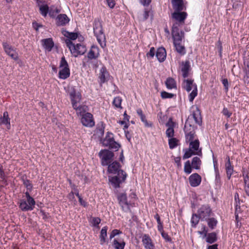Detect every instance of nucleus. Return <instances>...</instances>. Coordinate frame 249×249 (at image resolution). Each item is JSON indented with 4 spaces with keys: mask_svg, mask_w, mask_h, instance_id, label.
<instances>
[{
    "mask_svg": "<svg viewBox=\"0 0 249 249\" xmlns=\"http://www.w3.org/2000/svg\"><path fill=\"white\" fill-rule=\"evenodd\" d=\"M192 114L187 119L184 128L185 133L186 142H191L194 141L196 136L194 127L193 126V121L198 125H201L202 119L200 111L197 107H192Z\"/></svg>",
    "mask_w": 249,
    "mask_h": 249,
    "instance_id": "nucleus-1",
    "label": "nucleus"
},
{
    "mask_svg": "<svg viewBox=\"0 0 249 249\" xmlns=\"http://www.w3.org/2000/svg\"><path fill=\"white\" fill-rule=\"evenodd\" d=\"M108 165L107 172L110 174H116L117 175L114 177H108L109 181L115 188L120 187V184L125 180L126 174L120 169V163L116 161H113Z\"/></svg>",
    "mask_w": 249,
    "mask_h": 249,
    "instance_id": "nucleus-2",
    "label": "nucleus"
},
{
    "mask_svg": "<svg viewBox=\"0 0 249 249\" xmlns=\"http://www.w3.org/2000/svg\"><path fill=\"white\" fill-rule=\"evenodd\" d=\"M93 31L97 41L102 48L106 46L105 35L103 31L101 22L98 19H95L93 23Z\"/></svg>",
    "mask_w": 249,
    "mask_h": 249,
    "instance_id": "nucleus-3",
    "label": "nucleus"
},
{
    "mask_svg": "<svg viewBox=\"0 0 249 249\" xmlns=\"http://www.w3.org/2000/svg\"><path fill=\"white\" fill-rule=\"evenodd\" d=\"M182 88L187 92H190L192 89V91L189 94V101L193 102L194 98L197 95V86L194 83V80L192 79H185L183 80L182 85Z\"/></svg>",
    "mask_w": 249,
    "mask_h": 249,
    "instance_id": "nucleus-4",
    "label": "nucleus"
},
{
    "mask_svg": "<svg viewBox=\"0 0 249 249\" xmlns=\"http://www.w3.org/2000/svg\"><path fill=\"white\" fill-rule=\"evenodd\" d=\"M103 145L108 147L110 149L115 151L118 150L121 146L120 145L116 142L113 138V134L108 132L102 142Z\"/></svg>",
    "mask_w": 249,
    "mask_h": 249,
    "instance_id": "nucleus-5",
    "label": "nucleus"
},
{
    "mask_svg": "<svg viewBox=\"0 0 249 249\" xmlns=\"http://www.w3.org/2000/svg\"><path fill=\"white\" fill-rule=\"evenodd\" d=\"M60 71H59V77L60 79H66L70 75V70L68 62L64 56H63L59 64Z\"/></svg>",
    "mask_w": 249,
    "mask_h": 249,
    "instance_id": "nucleus-6",
    "label": "nucleus"
},
{
    "mask_svg": "<svg viewBox=\"0 0 249 249\" xmlns=\"http://www.w3.org/2000/svg\"><path fill=\"white\" fill-rule=\"evenodd\" d=\"M103 166H107L113 161L114 154L108 150H102L99 153Z\"/></svg>",
    "mask_w": 249,
    "mask_h": 249,
    "instance_id": "nucleus-7",
    "label": "nucleus"
},
{
    "mask_svg": "<svg viewBox=\"0 0 249 249\" xmlns=\"http://www.w3.org/2000/svg\"><path fill=\"white\" fill-rule=\"evenodd\" d=\"M36 202L33 197L25 199H20L19 207L22 211H32L34 209Z\"/></svg>",
    "mask_w": 249,
    "mask_h": 249,
    "instance_id": "nucleus-8",
    "label": "nucleus"
},
{
    "mask_svg": "<svg viewBox=\"0 0 249 249\" xmlns=\"http://www.w3.org/2000/svg\"><path fill=\"white\" fill-rule=\"evenodd\" d=\"M172 34L174 40V44L180 43L184 37V32H179L177 23L174 24L172 29Z\"/></svg>",
    "mask_w": 249,
    "mask_h": 249,
    "instance_id": "nucleus-9",
    "label": "nucleus"
},
{
    "mask_svg": "<svg viewBox=\"0 0 249 249\" xmlns=\"http://www.w3.org/2000/svg\"><path fill=\"white\" fill-rule=\"evenodd\" d=\"M212 213V210L208 205L202 206L197 211L201 220H207Z\"/></svg>",
    "mask_w": 249,
    "mask_h": 249,
    "instance_id": "nucleus-10",
    "label": "nucleus"
},
{
    "mask_svg": "<svg viewBox=\"0 0 249 249\" xmlns=\"http://www.w3.org/2000/svg\"><path fill=\"white\" fill-rule=\"evenodd\" d=\"M81 122L82 124L86 127H92L95 124L92 115L88 112L82 115Z\"/></svg>",
    "mask_w": 249,
    "mask_h": 249,
    "instance_id": "nucleus-11",
    "label": "nucleus"
},
{
    "mask_svg": "<svg viewBox=\"0 0 249 249\" xmlns=\"http://www.w3.org/2000/svg\"><path fill=\"white\" fill-rule=\"evenodd\" d=\"M2 46L5 53L7 55L14 60H16L18 59V54L12 46L8 44L7 42H3Z\"/></svg>",
    "mask_w": 249,
    "mask_h": 249,
    "instance_id": "nucleus-12",
    "label": "nucleus"
},
{
    "mask_svg": "<svg viewBox=\"0 0 249 249\" xmlns=\"http://www.w3.org/2000/svg\"><path fill=\"white\" fill-rule=\"evenodd\" d=\"M119 204L122 207V210L125 212L129 211V204L127 201V196L125 194H121L118 196Z\"/></svg>",
    "mask_w": 249,
    "mask_h": 249,
    "instance_id": "nucleus-13",
    "label": "nucleus"
},
{
    "mask_svg": "<svg viewBox=\"0 0 249 249\" xmlns=\"http://www.w3.org/2000/svg\"><path fill=\"white\" fill-rule=\"evenodd\" d=\"M70 96L72 107H76L78 103H79L81 100V93L78 91H76L74 89H73L70 92Z\"/></svg>",
    "mask_w": 249,
    "mask_h": 249,
    "instance_id": "nucleus-14",
    "label": "nucleus"
},
{
    "mask_svg": "<svg viewBox=\"0 0 249 249\" xmlns=\"http://www.w3.org/2000/svg\"><path fill=\"white\" fill-rule=\"evenodd\" d=\"M189 148L193 150L196 155L202 156V148H199V141L198 139H196L194 141L190 142Z\"/></svg>",
    "mask_w": 249,
    "mask_h": 249,
    "instance_id": "nucleus-15",
    "label": "nucleus"
},
{
    "mask_svg": "<svg viewBox=\"0 0 249 249\" xmlns=\"http://www.w3.org/2000/svg\"><path fill=\"white\" fill-rule=\"evenodd\" d=\"M142 243L145 249H154L155 245L150 237L147 234H144L142 237Z\"/></svg>",
    "mask_w": 249,
    "mask_h": 249,
    "instance_id": "nucleus-16",
    "label": "nucleus"
},
{
    "mask_svg": "<svg viewBox=\"0 0 249 249\" xmlns=\"http://www.w3.org/2000/svg\"><path fill=\"white\" fill-rule=\"evenodd\" d=\"M189 180L191 186L196 187L200 184L201 177L197 173H195L190 176Z\"/></svg>",
    "mask_w": 249,
    "mask_h": 249,
    "instance_id": "nucleus-17",
    "label": "nucleus"
},
{
    "mask_svg": "<svg viewBox=\"0 0 249 249\" xmlns=\"http://www.w3.org/2000/svg\"><path fill=\"white\" fill-rule=\"evenodd\" d=\"M86 51V49L84 45L77 44L74 46L72 51L71 50V53L74 57H77L79 55L83 54Z\"/></svg>",
    "mask_w": 249,
    "mask_h": 249,
    "instance_id": "nucleus-18",
    "label": "nucleus"
},
{
    "mask_svg": "<svg viewBox=\"0 0 249 249\" xmlns=\"http://www.w3.org/2000/svg\"><path fill=\"white\" fill-rule=\"evenodd\" d=\"M42 45L44 49L48 52H50L54 46V42L52 38L43 39L41 40Z\"/></svg>",
    "mask_w": 249,
    "mask_h": 249,
    "instance_id": "nucleus-19",
    "label": "nucleus"
},
{
    "mask_svg": "<svg viewBox=\"0 0 249 249\" xmlns=\"http://www.w3.org/2000/svg\"><path fill=\"white\" fill-rule=\"evenodd\" d=\"M208 231L205 227L203 228V230L201 233H203L205 236H207L206 238V242L210 244H212L216 241V234L215 232H212L208 234Z\"/></svg>",
    "mask_w": 249,
    "mask_h": 249,
    "instance_id": "nucleus-20",
    "label": "nucleus"
},
{
    "mask_svg": "<svg viewBox=\"0 0 249 249\" xmlns=\"http://www.w3.org/2000/svg\"><path fill=\"white\" fill-rule=\"evenodd\" d=\"M109 77V75L106 68L105 67H102L100 70L99 75V78L100 79V83L102 84L108 81Z\"/></svg>",
    "mask_w": 249,
    "mask_h": 249,
    "instance_id": "nucleus-21",
    "label": "nucleus"
},
{
    "mask_svg": "<svg viewBox=\"0 0 249 249\" xmlns=\"http://www.w3.org/2000/svg\"><path fill=\"white\" fill-rule=\"evenodd\" d=\"M56 20L57 26H64L69 22L70 19L66 14H59L57 16Z\"/></svg>",
    "mask_w": 249,
    "mask_h": 249,
    "instance_id": "nucleus-22",
    "label": "nucleus"
},
{
    "mask_svg": "<svg viewBox=\"0 0 249 249\" xmlns=\"http://www.w3.org/2000/svg\"><path fill=\"white\" fill-rule=\"evenodd\" d=\"M181 71L182 72V76L183 78H186L189 76V72L191 70L190 62L186 61L185 62H182Z\"/></svg>",
    "mask_w": 249,
    "mask_h": 249,
    "instance_id": "nucleus-23",
    "label": "nucleus"
},
{
    "mask_svg": "<svg viewBox=\"0 0 249 249\" xmlns=\"http://www.w3.org/2000/svg\"><path fill=\"white\" fill-rule=\"evenodd\" d=\"M166 126L168 127L166 131V135L168 138H172L174 135V123L170 119L167 123H166Z\"/></svg>",
    "mask_w": 249,
    "mask_h": 249,
    "instance_id": "nucleus-24",
    "label": "nucleus"
},
{
    "mask_svg": "<svg viewBox=\"0 0 249 249\" xmlns=\"http://www.w3.org/2000/svg\"><path fill=\"white\" fill-rule=\"evenodd\" d=\"M158 60L161 62L165 60L166 56V52L163 47H160L157 49L156 54Z\"/></svg>",
    "mask_w": 249,
    "mask_h": 249,
    "instance_id": "nucleus-25",
    "label": "nucleus"
},
{
    "mask_svg": "<svg viewBox=\"0 0 249 249\" xmlns=\"http://www.w3.org/2000/svg\"><path fill=\"white\" fill-rule=\"evenodd\" d=\"M2 124L6 125L8 129L10 128V119L7 111L4 112L3 116L0 117V125Z\"/></svg>",
    "mask_w": 249,
    "mask_h": 249,
    "instance_id": "nucleus-26",
    "label": "nucleus"
},
{
    "mask_svg": "<svg viewBox=\"0 0 249 249\" xmlns=\"http://www.w3.org/2000/svg\"><path fill=\"white\" fill-rule=\"evenodd\" d=\"M187 14L184 12H179V11H176L172 14L173 18L180 22H183Z\"/></svg>",
    "mask_w": 249,
    "mask_h": 249,
    "instance_id": "nucleus-27",
    "label": "nucleus"
},
{
    "mask_svg": "<svg viewBox=\"0 0 249 249\" xmlns=\"http://www.w3.org/2000/svg\"><path fill=\"white\" fill-rule=\"evenodd\" d=\"M226 160L227 161L225 164V166L226 169L227 176L228 179H230L233 172V167L231 165L230 157H227L226 158Z\"/></svg>",
    "mask_w": 249,
    "mask_h": 249,
    "instance_id": "nucleus-28",
    "label": "nucleus"
},
{
    "mask_svg": "<svg viewBox=\"0 0 249 249\" xmlns=\"http://www.w3.org/2000/svg\"><path fill=\"white\" fill-rule=\"evenodd\" d=\"M173 9L176 11H181L183 10V2L182 0H172Z\"/></svg>",
    "mask_w": 249,
    "mask_h": 249,
    "instance_id": "nucleus-29",
    "label": "nucleus"
},
{
    "mask_svg": "<svg viewBox=\"0 0 249 249\" xmlns=\"http://www.w3.org/2000/svg\"><path fill=\"white\" fill-rule=\"evenodd\" d=\"M107 227L105 226L102 229L101 231L99 239L100 244L102 245H104L106 242V238L107 236Z\"/></svg>",
    "mask_w": 249,
    "mask_h": 249,
    "instance_id": "nucleus-30",
    "label": "nucleus"
},
{
    "mask_svg": "<svg viewBox=\"0 0 249 249\" xmlns=\"http://www.w3.org/2000/svg\"><path fill=\"white\" fill-rule=\"evenodd\" d=\"M74 109L76 110V113L78 115L82 116L83 114L86 113L87 111L88 110V107L86 105H76V107H73Z\"/></svg>",
    "mask_w": 249,
    "mask_h": 249,
    "instance_id": "nucleus-31",
    "label": "nucleus"
},
{
    "mask_svg": "<svg viewBox=\"0 0 249 249\" xmlns=\"http://www.w3.org/2000/svg\"><path fill=\"white\" fill-rule=\"evenodd\" d=\"M62 33L64 36L70 40H75L78 37V34L77 33H71L65 30H63Z\"/></svg>",
    "mask_w": 249,
    "mask_h": 249,
    "instance_id": "nucleus-32",
    "label": "nucleus"
},
{
    "mask_svg": "<svg viewBox=\"0 0 249 249\" xmlns=\"http://www.w3.org/2000/svg\"><path fill=\"white\" fill-rule=\"evenodd\" d=\"M177 52L181 55H184L186 53L185 48L180 43L174 44Z\"/></svg>",
    "mask_w": 249,
    "mask_h": 249,
    "instance_id": "nucleus-33",
    "label": "nucleus"
},
{
    "mask_svg": "<svg viewBox=\"0 0 249 249\" xmlns=\"http://www.w3.org/2000/svg\"><path fill=\"white\" fill-rule=\"evenodd\" d=\"M201 163V160L197 157H194L192 161V167L196 169H199Z\"/></svg>",
    "mask_w": 249,
    "mask_h": 249,
    "instance_id": "nucleus-34",
    "label": "nucleus"
},
{
    "mask_svg": "<svg viewBox=\"0 0 249 249\" xmlns=\"http://www.w3.org/2000/svg\"><path fill=\"white\" fill-rule=\"evenodd\" d=\"M165 84L166 87L169 89L176 88V83L175 80L172 78H168L167 79Z\"/></svg>",
    "mask_w": 249,
    "mask_h": 249,
    "instance_id": "nucleus-35",
    "label": "nucleus"
},
{
    "mask_svg": "<svg viewBox=\"0 0 249 249\" xmlns=\"http://www.w3.org/2000/svg\"><path fill=\"white\" fill-rule=\"evenodd\" d=\"M125 243L124 241L119 242L116 239H114L113 241V246L115 249H124Z\"/></svg>",
    "mask_w": 249,
    "mask_h": 249,
    "instance_id": "nucleus-36",
    "label": "nucleus"
},
{
    "mask_svg": "<svg viewBox=\"0 0 249 249\" xmlns=\"http://www.w3.org/2000/svg\"><path fill=\"white\" fill-rule=\"evenodd\" d=\"M39 11L43 16L46 17L49 12V7L47 4L40 5Z\"/></svg>",
    "mask_w": 249,
    "mask_h": 249,
    "instance_id": "nucleus-37",
    "label": "nucleus"
},
{
    "mask_svg": "<svg viewBox=\"0 0 249 249\" xmlns=\"http://www.w3.org/2000/svg\"><path fill=\"white\" fill-rule=\"evenodd\" d=\"M200 219H201L198 214H193L191 221L192 226L193 227H196V226L198 224Z\"/></svg>",
    "mask_w": 249,
    "mask_h": 249,
    "instance_id": "nucleus-38",
    "label": "nucleus"
},
{
    "mask_svg": "<svg viewBox=\"0 0 249 249\" xmlns=\"http://www.w3.org/2000/svg\"><path fill=\"white\" fill-rule=\"evenodd\" d=\"M208 225L211 229H213L216 227L217 221L214 218H211L207 219Z\"/></svg>",
    "mask_w": 249,
    "mask_h": 249,
    "instance_id": "nucleus-39",
    "label": "nucleus"
},
{
    "mask_svg": "<svg viewBox=\"0 0 249 249\" xmlns=\"http://www.w3.org/2000/svg\"><path fill=\"white\" fill-rule=\"evenodd\" d=\"M122 102V99L121 97H116L114 98L113 101V105L116 107V108H122L121 106V103Z\"/></svg>",
    "mask_w": 249,
    "mask_h": 249,
    "instance_id": "nucleus-40",
    "label": "nucleus"
},
{
    "mask_svg": "<svg viewBox=\"0 0 249 249\" xmlns=\"http://www.w3.org/2000/svg\"><path fill=\"white\" fill-rule=\"evenodd\" d=\"M192 168L191 163L189 160H187L185 162L184 164V171L187 174H189L192 172Z\"/></svg>",
    "mask_w": 249,
    "mask_h": 249,
    "instance_id": "nucleus-41",
    "label": "nucleus"
},
{
    "mask_svg": "<svg viewBox=\"0 0 249 249\" xmlns=\"http://www.w3.org/2000/svg\"><path fill=\"white\" fill-rule=\"evenodd\" d=\"M178 140L176 138H171L169 139L168 143L170 149H173L177 146Z\"/></svg>",
    "mask_w": 249,
    "mask_h": 249,
    "instance_id": "nucleus-42",
    "label": "nucleus"
},
{
    "mask_svg": "<svg viewBox=\"0 0 249 249\" xmlns=\"http://www.w3.org/2000/svg\"><path fill=\"white\" fill-rule=\"evenodd\" d=\"M245 190L247 195L249 196V176H246L244 178Z\"/></svg>",
    "mask_w": 249,
    "mask_h": 249,
    "instance_id": "nucleus-43",
    "label": "nucleus"
},
{
    "mask_svg": "<svg viewBox=\"0 0 249 249\" xmlns=\"http://www.w3.org/2000/svg\"><path fill=\"white\" fill-rule=\"evenodd\" d=\"M196 155L193 150L188 148L187 149L183 156V159L184 160L190 158L193 155Z\"/></svg>",
    "mask_w": 249,
    "mask_h": 249,
    "instance_id": "nucleus-44",
    "label": "nucleus"
},
{
    "mask_svg": "<svg viewBox=\"0 0 249 249\" xmlns=\"http://www.w3.org/2000/svg\"><path fill=\"white\" fill-rule=\"evenodd\" d=\"M23 183L25 187L27 188L28 190L31 191L32 188V185L30 182V181L28 179H23Z\"/></svg>",
    "mask_w": 249,
    "mask_h": 249,
    "instance_id": "nucleus-45",
    "label": "nucleus"
},
{
    "mask_svg": "<svg viewBox=\"0 0 249 249\" xmlns=\"http://www.w3.org/2000/svg\"><path fill=\"white\" fill-rule=\"evenodd\" d=\"M174 95L172 93H170L166 91H162L161 92V97L163 99L166 98H172L173 97Z\"/></svg>",
    "mask_w": 249,
    "mask_h": 249,
    "instance_id": "nucleus-46",
    "label": "nucleus"
},
{
    "mask_svg": "<svg viewBox=\"0 0 249 249\" xmlns=\"http://www.w3.org/2000/svg\"><path fill=\"white\" fill-rule=\"evenodd\" d=\"M222 113L227 118H230L232 115V112L226 107H224L222 111Z\"/></svg>",
    "mask_w": 249,
    "mask_h": 249,
    "instance_id": "nucleus-47",
    "label": "nucleus"
},
{
    "mask_svg": "<svg viewBox=\"0 0 249 249\" xmlns=\"http://www.w3.org/2000/svg\"><path fill=\"white\" fill-rule=\"evenodd\" d=\"M121 233H122V231H121L120 230L114 229L111 232L109 235V238L111 239L113 238H114L116 235Z\"/></svg>",
    "mask_w": 249,
    "mask_h": 249,
    "instance_id": "nucleus-48",
    "label": "nucleus"
},
{
    "mask_svg": "<svg viewBox=\"0 0 249 249\" xmlns=\"http://www.w3.org/2000/svg\"><path fill=\"white\" fill-rule=\"evenodd\" d=\"M65 42H66L67 47L69 48L70 51L71 52V50L72 51V50L74 48V46H75L74 44H73L72 42V41L69 39H67L66 40Z\"/></svg>",
    "mask_w": 249,
    "mask_h": 249,
    "instance_id": "nucleus-49",
    "label": "nucleus"
},
{
    "mask_svg": "<svg viewBox=\"0 0 249 249\" xmlns=\"http://www.w3.org/2000/svg\"><path fill=\"white\" fill-rule=\"evenodd\" d=\"M140 118L141 121L144 124V125L146 127H151L152 124H149L148 123L146 119L145 116L143 114V115L140 116Z\"/></svg>",
    "mask_w": 249,
    "mask_h": 249,
    "instance_id": "nucleus-50",
    "label": "nucleus"
},
{
    "mask_svg": "<svg viewBox=\"0 0 249 249\" xmlns=\"http://www.w3.org/2000/svg\"><path fill=\"white\" fill-rule=\"evenodd\" d=\"M101 222V219L99 217H94L92 218V223L93 226H97Z\"/></svg>",
    "mask_w": 249,
    "mask_h": 249,
    "instance_id": "nucleus-51",
    "label": "nucleus"
},
{
    "mask_svg": "<svg viewBox=\"0 0 249 249\" xmlns=\"http://www.w3.org/2000/svg\"><path fill=\"white\" fill-rule=\"evenodd\" d=\"M88 57L89 59H93L97 57V55L95 54L93 50H90L88 54Z\"/></svg>",
    "mask_w": 249,
    "mask_h": 249,
    "instance_id": "nucleus-52",
    "label": "nucleus"
},
{
    "mask_svg": "<svg viewBox=\"0 0 249 249\" xmlns=\"http://www.w3.org/2000/svg\"><path fill=\"white\" fill-rule=\"evenodd\" d=\"M161 235H162V237L167 241H168V242H171V238L169 236V235H168L167 233L164 232V231H162V232H161Z\"/></svg>",
    "mask_w": 249,
    "mask_h": 249,
    "instance_id": "nucleus-53",
    "label": "nucleus"
},
{
    "mask_svg": "<svg viewBox=\"0 0 249 249\" xmlns=\"http://www.w3.org/2000/svg\"><path fill=\"white\" fill-rule=\"evenodd\" d=\"M155 49L154 47L151 48L149 52L147 53V56H150L151 57H153L155 55Z\"/></svg>",
    "mask_w": 249,
    "mask_h": 249,
    "instance_id": "nucleus-54",
    "label": "nucleus"
},
{
    "mask_svg": "<svg viewBox=\"0 0 249 249\" xmlns=\"http://www.w3.org/2000/svg\"><path fill=\"white\" fill-rule=\"evenodd\" d=\"M5 178V175L4 174V172L3 171L2 166L0 164V178L4 179Z\"/></svg>",
    "mask_w": 249,
    "mask_h": 249,
    "instance_id": "nucleus-55",
    "label": "nucleus"
},
{
    "mask_svg": "<svg viewBox=\"0 0 249 249\" xmlns=\"http://www.w3.org/2000/svg\"><path fill=\"white\" fill-rule=\"evenodd\" d=\"M108 6L113 8L115 6V1L114 0H107Z\"/></svg>",
    "mask_w": 249,
    "mask_h": 249,
    "instance_id": "nucleus-56",
    "label": "nucleus"
},
{
    "mask_svg": "<svg viewBox=\"0 0 249 249\" xmlns=\"http://www.w3.org/2000/svg\"><path fill=\"white\" fill-rule=\"evenodd\" d=\"M222 84H223V85H224V86L225 87V90H226V91H227L228 90V79H224L222 80Z\"/></svg>",
    "mask_w": 249,
    "mask_h": 249,
    "instance_id": "nucleus-57",
    "label": "nucleus"
},
{
    "mask_svg": "<svg viewBox=\"0 0 249 249\" xmlns=\"http://www.w3.org/2000/svg\"><path fill=\"white\" fill-rule=\"evenodd\" d=\"M180 160L181 158L179 157H178L175 158V162L177 163L178 167H180L181 165Z\"/></svg>",
    "mask_w": 249,
    "mask_h": 249,
    "instance_id": "nucleus-58",
    "label": "nucleus"
},
{
    "mask_svg": "<svg viewBox=\"0 0 249 249\" xmlns=\"http://www.w3.org/2000/svg\"><path fill=\"white\" fill-rule=\"evenodd\" d=\"M78 199L79 203L82 206L84 207H86L87 206V203L85 200H83L82 197L79 198Z\"/></svg>",
    "mask_w": 249,
    "mask_h": 249,
    "instance_id": "nucleus-59",
    "label": "nucleus"
},
{
    "mask_svg": "<svg viewBox=\"0 0 249 249\" xmlns=\"http://www.w3.org/2000/svg\"><path fill=\"white\" fill-rule=\"evenodd\" d=\"M234 199L236 203V207L237 208L238 206V205L237 204V201H238L239 202V195L237 193H236L234 194ZM239 208H240V206H239Z\"/></svg>",
    "mask_w": 249,
    "mask_h": 249,
    "instance_id": "nucleus-60",
    "label": "nucleus"
},
{
    "mask_svg": "<svg viewBox=\"0 0 249 249\" xmlns=\"http://www.w3.org/2000/svg\"><path fill=\"white\" fill-rule=\"evenodd\" d=\"M140 1L143 5H148L151 2V0H140Z\"/></svg>",
    "mask_w": 249,
    "mask_h": 249,
    "instance_id": "nucleus-61",
    "label": "nucleus"
},
{
    "mask_svg": "<svg viewBox=\"0 0 249 249\" xmlns=\"http://www.w3.org/2000/svg\"><path fill=\"white\" fill-rule=\"evenodd\" d=\"M158 230L160 232H162V231H163V226H162V222L158 223Z\"/></svg>",
    "mask_w": 249,
    "mask_h": 249,
    "instance_id": "nucleus-62",
    "label": "nucleus"
},
{
    "mask_svg": "<svg viewBox=\"0 0 249 249\" xmlns=\"http://www.w3.org/2000/svg\"><path fill=\"white\" fill-rule=\"evenodd\" d=\"M148 17H149L148 12L147 11H145L143 14V20L147 19L148 18Z\"/></svg>",
    "mask_w": 249,
    "mask_h": 249,
    "instance_id": "nucleus-63",
    "label": "nucleus"
},
{
    "mask_svg": "<svg viewBox=\"0 0 249 249\" xmlns=\"http://www.w3.org/2000/svg\"><path fill=\"white\" fill-rule=\"evenodd\" d=\"M207 249H218L217 245L216 244L209 246Z\"/></svg>",
    "mask_w": 249,
    "mask_h": 249,
    "instance_id": "nucleus-64",
    "label": "nucleus"
}]
</instances>
